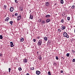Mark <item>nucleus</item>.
<instances>
[{"instance_id": "nucleus-1", "label": "nucleus", "mask_w": 75, "mask_h": 75, "mask_svg": "<svg viewBox=\"0 0 75 75\" xmlns=\"http://www.w3.org/2000/svg\"><path fill=\"white\" fill-rule=\"evenodd\" d=\"M42 44V40L40 39L38 41V46H41Z\"/></svg>"}, {"instance_id": "nucleus-2", "label": "nucleus", "mask_w": 75, "mask_h": 75, "mask_svg": "<svg viewBox=\"0 0 75 75\" xmlns=\"http://www.w3.org/2000/svg\"><path fill=\"white\" fill-rule=\"evenodd\" d=\"M63 35L65 37H66L67 38H69V35L66 32H65L63 33Z\"/></svg>"}, {"instance_id": "nucleus-3", "label": "nucleus", "mask_w": 75, "mask_h": 75, "mask_svg": "<svg viewBox=\"0 0 75 75\" xmlns=\"http://www.w3.org/2000/svg\"><path fill=\"white\" fill-rule=\"evenodd\" d=\"M18 19H17V21H19L21 18V14H19L17 16Z\"/></svg>"}, {"instance_id": "nucleus-4", "label": "nucleus", "mask_w": 75, "mask_h": 75, "mask_svg": "<svg viewBox=\"0 0 75 75\" xmlns=\"http://www.w3.org/2000/svg\"><path fill=\"white\" fill-rule=\"evenodd\" d=\"M10 10L11 12H13V10H14V8H13V7H11L10 9Z\"/></svg>"}, {"instance_id": "nucleus-5", "label": "nucleus", "mask_w": 75, "mask_h": 75, "mask_svg": "<svg viewBox=\"0 0 75 75\" xmlns=\"http://www.w3.org/2000/svg\"><path fill=\"white\" fill-rule=\"evenodd\" d=\"M61 28L62 30H65V29L66 27H65V26L62 25L61 26Z\"/></svg>"}, {"instance_id": "nucleus-6", "label": "nucleus", "mask_w": 75, "mask_h": 75, "mask_svg": "<svg viewBox=\"0 0 75 75\" xmlns=\"http://www.w3.org/2000/svg\"><path fill=\"white\" fill-rule=\"evenodd\" d=\"M36 74L37 75H40L41 74V72L38 71H36Z\"/></svg>"}, {"instance_id": "nucleus-7", "label": "nucleus", "mask_w": 75, "mask_h": 75, "mask_svg": "<svg viewBox=\"0 0 75 75\" xmlns=\"http://www.w3.org/2000/svg\"><path fill=\"white\" fill-rule=\"evenodd\" d=\"M11 44L10 46L11 47H14V45H13V43L12 42H10Z\"/></svg>"}, {"instance_id": "nucleus-8", "label": "nucleus", "mask_w": 75, "mask_h": 75, "mask_svg": "<svg viewBox=\"0 0 75 75\" xmlns=\"http://www.w3.org/2000/svg\"><path fill=\"white\" fill-rule=\"evenodd\" d=\"M46 6H47L48 7V6H49L50 5V3L48 2H47L46 3Z\"/></svg>"}, {"instance_id": "nucleus-9", "label": "nucleus", "mask_w": 75, "mask_h": 75, "mask_svg": "<svg viewBox=\"0 0 75 75\" xmlns=\"http://www.w3.org/2000/svg\"><path fill=\"white\" fill-rule=\"evenodd\" d=\"M51 17V16L49 15H47L45 16L46 18H49V17Z\"/></svg>"}, {"instance_id": "nucleus-10", "label": "nucleus", "mask_w": 75, "mask_h": 75, "mask_svg": "<svg viewBox=\"0 0 75 75\" xmlns=\"http://www.w3.org/2000/svg\"><path fill=\"white\" fill-rule=\"evenodd\" d=\"M23 62H25V63H26V62H27V60L25 58L23 59Z\"/></svg>"}, {"instance_id": "nucleus-11", "label": "nucleus", "mask_w": 75, "mask_h": 75, "mask_svg": "<svg viewBox=\"0 0 75 75\" xmlns=\"http://www.w3.org/2000/svg\"><path fill=\"white\" fill-rule=\"evenodd\" d=\"M30 18V19H33V16L32 15H31V14L30 15V17L29 18Z\"/></svg>"}, {"instance_id": "nucleus-12", "label": "nucleus", "mask_w": 75, "mask_h": 75, "mask_svg": "<svg viewBox=\"0 0 75 75\" xmlns=\"http://www.w3.org/2000/svg\"><path fill=\"white\" fill-rule=\"evenodd\" d=\"M9 20V18L7 17L5 19V21H6V20L7 21H8Z\"/></svg>"}, {"instance_id": "nucleus-13", "label": "nucleus", "mask_w": 75, "mask_h": 75, "mask_svg": "<svg viewBox=\"0 0 75 75\" xmlns=\"http://www.w3.org/2000/svg\"><path fill=\"white\" fill-rule=\"evenodd\" d=\"M44 41H47L48 40V38L46 37H45L44 38Z\"/></svg>"}, {"instance_id": "nucleus-14", "label": "nucleus", "mask_w": 75, "mask_h": 75, "mask_svg": "<svg viewBox=\"0 0 75 75\" xmlns=\"http://www.w3.org/2000/svg\"><path fill=\"white\" fill-rule=\"evenodd\" d=\"M46 21L47 22V23H49L50 21V19H47L46 20Z\"/></svg>"}, {"instance_id": "nucleus-15", "label": "nucleus", "mask_w": 75, "mask_h": 75, "mask_svg": "<svg viewBox=\"0 0 75 75\" xmlns=\"http://www.w3.org/2000/svg\"><path fill=\"white\" fill-rule=\"evenodd\" d=\"M20 10L21 11H23V9L22 8H20Z\"/></svg>"}, {"instance_id": "nucleus-16", "label": "nucleus", "mask_w": 75, "mask_h": 75, "mask_svg": "<svg viewBox=\"0 0 75 75\" xmlns=\"http://www.w3.org/2000/svg\"><path fill=\"white\" fill-rule=\"evenodd\" d=\"M24 38H22L20 40V41L21 42H23V41H24Z\"/></svg>"}, {"instance_id": "nucleus-17", "label": "nucleus", "mask_w": 75, "mask_h": 75, "mask_svg": "<svg viewBox=\"0 0 75 75\" xmlns=\"http://www.w3.org/2000/svg\"><path fill=\"white\" fill-rule=\"evenodd\" d=\"M60 3L61 4H63L64 3V1L63 0H61Z\"/></svg>"}, {"instance_id": "nucleus-18", "label": "nucleus", "mask_w": 75, "mask_h": 75, "mask_svg": "<svg viewBox=\"0 0 75 75\" xmlns=\"http://www.w3.org/2000/svg\"><path fill=\"white\" fill-rule=\"evenodd\" d=\"M61 21L62 23H64V19H62L61 20Z\"/></svg>"}, {"instance_id": "nucleus-19", "label": "nucleus", "mask_w": 75, "mask_h": 75, "mask_svg": "<svg viewBox=\"0 0 75 75\" xmlns=\"http://www.w3.org/2000/svg\"><path fill=\"white\" fill-rule=\"evenodd\" d=\"M39 59L40 60H41L42 59V58H41V56H40L39 57Z\"/></svg>"}, {"instance_id": "nucleus-20", "label": "nucleus", "mask_w": 75, "mask_h": 75, "mask_svg": "<svg viewBox=\"0 0 75 75\" xmlns=\"http://www.w3.org/2000/svg\"><path fill=\"white\" fill-rule=\"evenodd\" d=\"M10 24H11V25H12L13 24V21H10L9 22Z\"/></svg>"}, {"instance_id": "nucleus-21", "label": "nucleus", "mask_w": 75, "mask_h": 75, "mask_svg": "<svg viewBox=\"0 0 75 75\" xmlns=\"http://www.w3.org/2000/svg\"><path fill=\"white\" fill-rule=\"evenodd\" d=\"M66 56L68 57H69V54L68 53L66 54Z\"/></svg>"}, {"instance_id": "nucleus-22", "label": "nucleus", "mask_w": 75, "mask_h": 75, "mask_svg": "<svg viewBox=\"0 0 75 75\" xmlns=\"http://www.w3.org/2000/svg\"><path fill=\"white\" fill-rule=\"evenodd\" d=\"M0 39H3V36L2 35H0Z\"/></svg>"}, {"instance_id": "nucleus-23", "label": "nucleus", "mask_w": 75, "mask_h": 75, "mask_svg": "<svg viewBox=\"0 0 75 75\" xmlns=\"http://www.w3.org/2000/svg\"><path fill=\"white\" fill-rule=\"evenodd\" d=\"M71 8H72L74 9L75 8V6L74 5H73L71 6Z\"/></svg>"}, {"instance_id": "nucleus-24", "label": "nucleus", "mask_w": 75, "mask_h": 75, "mask_svg": "<svg viewBox=\"0 0 75 75\" xmlns=\"http://www.w3.org/2000/svg\"><path fill=\"white\" fill-rule=\"evenodd\" d=\"M67 20H68V21H70V17H67Z\"/></svg>"}, {"instance_id": "nucleus-25", "label": "nucleus", "mask_w": 75, "mask_h": 75, "mask_svg": "<svg viewBox=\"0 0 75 75\" xmlns=\"http://www.w3.org/2000/svg\"><path fill=\"white\" fill-rule=\"evenodd\" d=\"M48 75H51V72H50V71H49L48 72Z\"/></svg>"}, {"instance_id": "nucleus-26", "label": "nucleus", "mask_w": 75, "mask_h": 75, "mask_svg": "<svg viewBox=\"0 0 75 75\" xmlns=\"http://www.w3.org/2000/svg\"><path fill=\"white\" fill-rule=\"evenodd\" d=\"M4 9H6V8H7V6L6 5H4Z\"/></svg>"}, {"instance_id": "nucleus-27", "label": "nucleus", "mask_w": 75, "mask_h": 75, "mask_svg": "<svg viewBox=\"0 0 75 75\" xmlns=\"http://www.w3.org/2000/svg\"><path fill=\"white\" fill-rule=\"evenodd\" d=\"M15 16H18V13H16L15 14Z\"/></svg>"}, {"instance_id": "nucleus-28", "label": "nucleus", "mask_w": 75, "mask_h": 75, "mask_svg": "<svg viewBox=\"0 0 75 75\" xmlns=\"http://www.w3.org/2000/svg\"><path fill=\"white\" fill-rule=\"evenodd\" d=\"M42 24H45V21H43L42 22Z\"/></svg>"}, {"instance_id": "nucleus-29", "label": "nucleus", "mask_w": 75, "mask_h": 75, "mask_svg": "<svg viewBox=\"0 0 75 75\" xmlns=\"http://www.w3.org/2000/svg\"><path fill=\"white\" fill-rule=\"evenodd\" d=\"M15 1L16 3H18V1L17 0H15Z\"/></svg>"}, {"instance_id": "nucleus-30", "label": "nucleus", "mask_w": 75, "mask_h": 75, "mask_svg": "<svg viewBox=\"0 0 75 75\" xmlns=\"http://www.w3.org/2000/svg\"><path fill=\"white\" fill-rule=\"evenodd\" d=\"M21 68L19 67L18 68L19 71H21Z\"/></svg>"}, {"instance_id": "nucleus-31", "label": "nucleus", "mask_w": 75, "mask_h": 75, "mask_svg": "<svg viewBox=\"0 0 75 75\" xmlns=\"http://www.w3.org/2000/svg\"><path fill=\"white\" fill-rule=\"evenodd\" d=\"M9 72H10V71H11V68H8Z\"/></svg>"}, {"instance_id": "nucleus-32", "label": "nucleus", "mask_w": 75, "mask_h": 75, "mask_svg": "<svg viewBox=\"0 0 75 75\" xmlns=\"http://www.w3.org/2000/svg\"><path fill=\"white\" fill-rule=\"evenodd\" d=\"M56 59L57 60H58V56H56Z\"/></svg>"}, {"instance_id": "nucleus-33", "label": "nucleus", "mask_w": 75, "mask_h": 75, "mask_svg": "<svg viewBox=\"0 0 75 75\" xmlns=\"http://www.w3.org/2000/svg\"><path fill=\"white\" fill-rule=\"evenodd\" d=\"M72 62H75V59H73L72 60Z\"/></svg>"}, {"instance_id": "nucleus-34", "label": "nucleus", "mask_w": 75, "mask_h": 75, "mask_svg": "<svg viewBox=\"0 0 75 75\" xmlns=\"http://www.w3.org/2000/svg\"><path fill=\"white\" fill-rule=\"evenodd\" d=\"M31 70H34V68L33 67H32L31 68Z\"/></svg>"}, {"instance_id": "nucleus-35", "label": "nucleus", "mask_w": 75, "mask_h": 75, "mask_svg": "<svg viewBox=\"0 0 75 75\" xmlns=\"http://www.w3.org/2000/svg\"><path fill=\"white\" fill-rule=\"evenodd\" d=\"M33 42H35V41H36V40H35V39H34L33 40Z\"/></svg>"}, {"instance_id": "nucleus-36", "label": "nucleus", "mask_w": 75, "mask_h": 75, "mask_svg": "<svg viewBox=\"0 0 75 75\" xmlns=\"http://www.w3.org/2000/svg\"><path fill=\"white\" fill-rule=\"evenodd\" d=\"M72 52H73V54H75V51H74L73 50H72Z\"/></svg>"}, {"instance_id": "nucleus-37", "label": "nucleus", "mask_w": 75, "mask_h": 75, "mask_svg": "<svg viewBox=\"0 0 75 75\" xmlns=\"http://www.w3.org/2000/svg\"><path fill=\"white\" fill-rule=\"evenodd\" d=\"M3 56V54H2L1 53H0V57H2Z\"/></svg>"}, {"instance_id": "nucleus-38", "label": "nucleus", "mask_w": 75, "mask_h": 75, "mask_svg": "<svg viewBox=\"0 0 75 75\" xmlns=\"http://www.w3.org/2000/svg\"><path fill=\"white\" fill-rule=\"evenodd\" d=\"M47 42H48V43H49V44H50V40L48 41Z\"/></svg>"}, {"instance_id": "nucleus-39", "label": "nucleus", "mask_w": 75, "mask_h": 75, "mask_svg": "<svg viewBox=\"0 0 75 75\" xmlns=\"http://www.w3.org/2000/svg\"><path fill=\"white\" fill-rule=\"evenodd\" d=\"M61 73H63V72H64V71H63V70H61Z\"/></svg>"}, {"instance_id": "nucleus-40", "label": "nucleus", "mask_w": 75, "mask_h": 75, "mask_svg": "<svg viewBox=\"0 0 75 75\" xmlns=\"http://www.w3.org/2000/svg\"><path fill=\"white\" fill-rule=\"evenodd\" d=\"M39 21L40 22H41V20L40 19H39Z\"/></svg>"}, {"instance_id": "nucleus-41", "label": "nucleus", "mask_w": 75, "mask_h": 75, "mask_svg": "<svg viewBox=\"0 0 75 75\" xmlns=\"http://www.w3.org/2000/svg\"><path fill=\"white\" fill-rule=\"evenodd\" d=\"M62 59H64V58L63 57H62Z\"/></svg>"}, {"instance_id": "nucleus-42", "label": "nucleus", "mask_w": 75, "mask_h": 75, "mask_svg": "<svg viewBox=\"0 0 75 75\" xmlns=\"http://www.w3.org/2000/svg\"><path fill=\"white\" fill-rule=\"evenodd\" d=\"M26 75H29V74L27 73V74H26Z\"/></svg>"}, {"instance_id": "nucleus-43", "label": "nucleus", "mask_w": 75, "mask_h": 75, "mask_svg": "<svg viewBox=\"0 0 75 75\" xmlns=\"http://www.w3.org/2000/svg\"><path fill=\"white\" fill-rule=\"evenodd\" d=\"M58 31H59V30H59V29H58Z\"/></svg>"}, {"instance_id": "nucleus-44", "label": "nucleus", "mask_w": 75, "mask_h": 75, "mask_svg": "<svg viewBox=\"0 0 75 75\" xmlns=\"http://www.w3.org/2000/svg\"><path fill=\"white\" fill-rule=\"evenodd\" d=\"M57 4H54V5H55H55H56Z\"/></svg>"}, {"instance_id": "nucleus-45", "label": "nucleus", "mask_w": 75, "mask_h": 75, "mask_svg": "<svg viewBox=\"0 0 75 75\" xmlns=\"http://www.w3.org/2000/svg\"><path fill=\"white\" fill-rule=\"evenodd\" d=\"M14 16V15H12V17H13V16Z\"/></svg>"}, {"instance_id": "nucleus-46", "label": "nucleus", "mask_w": 75, "mask_h": 75, "mask_svg": "<svg viewBox=\"0 0 75 75\" xmlns=\"http://www.w3.org/2000/svg\"><path fill=\"white\" fill-rule=\"evenodd\" d=\"M60 32H61V30H60Z\"/></svg>"}, {"instance_id": "nucleus-47", "label": "nucleus", "mask_w": 75, "mask_h": 75, "mask_svg": "<svg viewBox=\"0 0 75 75\" xmlns=\"http://www.w3.org/2000/svg\"><path fill=\"white\" fill-rule=\"evenodd\" d=\"M38 52H37V53H38Z\"/></svg>"}, {"instance_id": "nucleus-48", "label": "nucleus", "mask_w": 75, "mask_h": 75, "mask_svg": "<svg viewBox=\"0 0 75 75\" xmlns=\"http://www.w3.org/2000/svg\"><path fill=\"white\" fill-rule=\"evenodd\" d=\"M38 38H39L38 37Z\"/></svg>"}, {"instance_id": "nucleus-49", "label": "nucleus", "mask_w": 75, "mask_h": 75, "mask_svg": "<svg viewBox=\"0 0 75 75\" xmlns=\"http://www.w3.org/2000/svg\"><path fill=\"white\" fill-rule=\"evenodd\" d=\"M30 12H31V10H30Z\"/></svg>"}]
</instances>
